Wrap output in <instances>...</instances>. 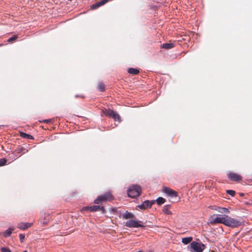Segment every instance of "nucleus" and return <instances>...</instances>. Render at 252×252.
Listing matches in <instances>:
<instances>
[{"instance_id": "nucleus-16", "label": "nucleus", "mask_w": 252, "mask_h": 252, "mask_svg": "<svg viewBox=\"0 0 252 252\" xmlns=\"http://www.w3.org/2000/svg\"><path fill=\"white\" fill-rule=\"evenodd\" d=\"M170 207H171L170 205H165L163 207V208L162 210L163 212L166 215L171 214V212L170 211Z\"/></svg>"}, {"instance_id": "nucleus-35", "label": "nucleus", "mask_w": 252, "mask_h": 252, "mask_svg": "<svg viewBox=\"0 0 252 252\" xmlns=\"http://www.w3.org/2000/svg\"><path fill=\"white\" fill-rule=\"evenodd\" d=\"M23 252H27V251H23Z\"/></svg>"}, {"instance_id": "nucleus-10", "label": "nucleus", "mask_w": 252, "mask_h": 252, "mask_svg": "<svg viewBox=\"0 0 252 252\" xmlns=\"http://www.w3.org/2000/svg\"><path fill=\"white\" fill-rule=\"evenodd\" d=\"M211 207L213 210H216V211H218V212L220 213L221 214H224V215L230 213V211L226 208L221 207L217 206H211Z\"/></svg>"}, {"instance_id": "nucleus-26", "label": "nucleus", "mask_w": 252, "mask_h": 252, "mask_svg": "<svg viewBox=\"0 0 252 252\" xmlns=\"http://www.w3.org/2000/svg\"><path fill=\"white\" fill-rule=\"evenodd\" d=\"M18 38L17 35H14L9 38L8 39L7 41L8 42H12L13 41L16 40V39Z\"/></svg>"}, {"instance_id": "nucleus-18", "label": "nucleus", "mask_w": 252, "mask_h": 252, "mask_svg": "<svg viewBox=\"0 0 252 252\" xmlns=\"http://www.w3.org/2000/svg\"><path fill=\"white\" fill-rule=\"evenodd\" d=\"M115 111L111 109H105L103 110V113L107 117L111 118L112 115H114Z\"/></svg>"}, {"instance_id": "nucleus-7", "label": "nucleus", "mask_w": 252, "mask_h": 252, "mask_svg": "<svg viewBox=\"0 0 252 252\" xmlns=\"http://www.w3.org/2000/svg\"><path fill=\"white\" fill-rule=\"evenodd\" d=\"M155 203V200H147L144 201L141 204L138 205L137 207L141 210H145L148 208H150Z\"/></svg>"}, {"instance_id": "nucleus-29", "label": "nucleus", "mask_w": 252, "mask_h": 252, "mask_svg": "<svg viewBox=\"0 0 252 252\" xmlns=\"http://www.w3.org/2000/svg\"><path fill=\"white\" fill-rule=\"evenodd\" d=\"M0 251L1 252H11L9 249L7 247H1Z\"/></svg>"}, {"instance_id": "nucleus-22", "label": "nucleus", "mask_w": 252, "mask_h": 252, "mask_svg": "<svg viewBox=\"0 0 252 252\" xmlns=\"http://www.w3.org/2000/svg\"><path fill=\"white\" fill-rule=\"evenodd\" d=\"M112 118H113L115 121H118L119 122L121 121V118L118 113L116 112H114V115H112Z\"/></svg>"}, {"instance_id": "nucleus-34", "label": "nucleus", "mask_w": 252, "mask_h": 252, "mask_svg": "<svg viewBox=\"0 0 252 252\" xmlns=\"http://www.w3.org/2000/svg\"><path fill=\"white\" fill-rule=\"evenodd\" d=\"M239 195L240 196H243L244 195V193L240 192V193H239Z\"/></svg>"}, {"instance_id": "nucleus-21", "label": "nucleus", "mask_w": 252, "mask_h": 252, "mask_svg": "<svg viewBox=\"0 0 252 252\" xmlns=\"http://www.w3.org/2000/svg\"><path fill=\"white\" fill-rule=\"evenodd\" d=\"M45 215H46V214H45L44 218H41L40 220V223L43 224V225L47 224L50 220L49 218V217L46 218L45 217Z\"/></svg>"}, {"instance_id": "nucleus-33", "label": "nucleus", "mask_w": 252, "mask_h": 252, "mask_svg": "<svg viewBox=\"0 0 252 252\" xmlns=\"http://www.w3.org/2000/svg\"><path fill=\"white\" fill-rule=\"evenodd\" d=\"M99 211H100L102 214H104L105 212V209L103 206H100V209H99Z\"/></svg>"}, {"instance_id": "nucleus-13", "label": "nucleus", "mask_w": 252, "mask_h": 252, "mask_svg": "<svg viewBox=\"0 0 252 252\" xmlns=\"http://www.w3.org/2000/svg\"><path fill=\"white\" fill-rule=\"evenodd\" d=\"M85 209L86 210H89L91 212H96L99 211L100 209V206L99 205H93L92 206H86Z\"/></svg>"}, {"instance_id": "nucleus-11", "label": "nucleus", "mask_w": 252, "mask_h": 252, "mask_svg": "<svg viewBox=\"0 0 252 252\" xmlns=\"http://www.w3.org/2000/svg\"><path fill=\"white\" fill-rule=\"evenodd\" d=\"M33 223L32 222H21L18 224L17 227L21 230H26L30 227Z\"/></svg>"}, {"instance_id": "nucleus-24", "label": "nucleus", "mask_w": 252, "mask_h": 252, "mask_svg": "<svg viewBox=\"0 0 252 252\" xmlns=\"http://www.w3.org/2000/svg\"><path fill=\"white\" fill-rule=\"evenodd\" d=\"M155 200V202H156L159 205L163 204L166 201V200L161 197H159L156 200Z\"/></svg>"}, {"instance_id": "nucleus-9", "label": "nucleus", "mask_w": 252, "mask_h": 252, "mask_svg": "<svg viewBox=\"0 0 252 252\" xmlns=\"http://www.w3.org/2000/svg\"><path fill=\"white\" fill-rule=\"evenodd\" d=\"M227 177L232 181H239L242 180V177L240 175L234 173L233 172H230L227 174Z\"/></svg>"}, {"instance_id": "nucleus-19", "label": "nucleus", "mask_w": 252, "mask_h": 252, "mask_svg": "<svg viewBox=\"0 0 252 252\" xmlns=\"http://www.w3.org/2000/svg\"><path fill=\"white\" fill-rule=\"evenodd\" d=\"M127 72L129 74H131L133 75H137V74L139 73V70L138 69L130 67L128 69Z\"/></svg>"}, {"instance_id": "nucleus-28", "label": "nucleus", "mask_w": 252, "mask_h": 252, "mask_svg": "<svg viewBox=\"0 0 252 252\" xmlns=\"http://www.w3.org/2000/svg\"><path fill=\"white\" fill-rule=\"evenodd\" d=\"M226 193L230 195L231 196H234L235 194V191L231 189L227 190Z\"/></svg>"}, {"instance_id": "nucleus-4", "label": "nucleus", "mask_w": 252, "mask_h": 252, "mask_svg": "<svg viewBox=\"0 0 252 252\" xmlns=\"http://www.w3.org/2000/svg\"><path fill=\"white\" fill-rule=\"evenodd\" d=\"M113 197L109 192H107L105 194H102L98 196L94 201L95 204H100L102 202H105L107 200H112Z\"/></svg>"}, {"instance_id": "nucleus-27", "label": "nucleus", "mask_w": 252, "mask_h": 252, "mask_svg": "<svg viewBox=\"0 0 252 252\" xmlns=\"http://www.w3.org/2000/svg\"><path fill=\"white\" fill-rule=\"evenodd\" d=\"M7 160L4 158L0 159V166H3L6 164Z\"/></svg>"}, {"instance_id": "nucleus-31", "label": "nucleus", "mask_w": 252, "mask_h": 252, "mask_svg": "<svg viewBox=\"0 0 252 252\" xmlns=\"http://www.w3.org/2000/svg\"><path fill=\"white\" fill-rule=\"evenodd\" d=\"M20 240L21 243H23L24 242V240L25 239V236L23 234H20L19 235Z\"/></svg>"}, {"instance_id": "nucleus-3", "label": "nucleus", "mask_w": 252, "mask_h": 252, "mask_svg": "<svg viewBox=\"0 0 252 252\" xmlns=\"http://www.w3.org/2000/svg\"><path fill=\"white\" fill-rule=\"evenodd\" d=\"M225 225L226 226L233 228L238 227L242 225V221L240 220L231 218L228 215L225 216Z\"/></svg>"}, {"instance_id": "nucleus-20", "label": "nucleus", "mask_w": 252, "mask_h": 252, "mask_svg": "<svg viewBox=\"0 0 252 252\" xmlns=\"http://www.w3.org/2000/svg\"><path fill=\"white\" fill-rule=\"evenodd\" d=\"M20 136L23 138H26L27 139H33V137L32 135L23 132H21L20 133Z\"/></svg>"}, {"instance_id": "nucleus-30", "label": "nucleus", "mask_w": 252, "mask_h": 252, "mask_svg": "<svg viewBox=\"0 0 252 252\" xmlns=\"http://www.w3.org/2000/svg\"><path fill=\"white\" fill-rule=\"evenodd\" d=\"M25 150H26V149L22 147H19L16 149V151L18 153H21L24 152Z\"/></svg>"}, {"instance_id": "nucleus-5", "label": "nucleus", "mask_w": 252, "mask_h": 252, "mask_svg": "<svg viewBox=\"0 0 252 252\" xmlns=\"http://www.w3.org/2000/svg\"><path fill=\"white\" fill-rule=\"evenodd\" d=\"M141 222L140 221H136L131 219L126 221L125 226L129 228L144 227V226L141 224Z\"/></svg>"}, {"instance_id": "nucleus-32", "label": "nucleus", "mask_w": 252, "mask_h": 252, "mask_svg": "<svg viewBox=\"0 0 252 252\" xmlns=\"http://www.w3.org/2000/svg\"><path fill=\"white\" fill-rule=\"evenodd\" d=\"M52 121V119H45L43 121V122L45 123L48 124L51 123Z\"/></svg>"}, {"instance_id": "nucleus-17", "label": "nucleus", "mask_w": 252, "mask_h": 252, "mask_svg": "<svg viewBox=\"0 0 252 252\" xmlns=\"http://www.w3.org/2000/svg\"><path fill=\"white\" fill-rule=\"evenodd\" d=\"M174 47V44L173 43H164L161 45V48L166 49H170Z\"/></svg>"}, {"instance_id": "nucleus-1", "label": "nucleus", "mask_w": 252, "mask_h": 252, "mask_svg": "<svg viewBox=\"0 0 252 252\" xmlns=\"http://www.w3.org/2000/svg\"><path fill=\"white\" fill-rule=\"evenodd\" d=\"M127 192L128 197L134 198L140 195L141 188L140 186L137 185H131L128 189Z\"/></svg>"}, {"instance_id": "nucleus-2", "label": "nucleus", "mask_w": 252, "mask_h": 252, "mask_svg": "<svg viewBox=\"0 0 252 252\" xmlns=\"http://www.w3.org/2000/svg\"><path fill=\"white\" fill-rule=\"evenodd\" d=\"M205 248L204 244L193 241L188 246V250L190 252H202Z\"/></svg>"}, {"instance_id": "nucleus-14", "label": "nucleus", "mask_w": 252, "mask_h": 252, "mask_svg": "<svg viewBox=\"0 0 252 252\" xmlns=\"http://www.w3.org/2000/svg\"><path fill=\"white\" fill-rule=\"evenodd\" d=\"M134 217V215L127 211H126L122 215V218L123 219L127 220L128 219H132Z\"/></svg>"}, {"instance_id": "nucleus-8", "label": "nucleus", "mask_w": 252, "mask_h": 252, "mask_svg": "<svg viewBox=\"0 0 252 252\" xmlns=\"http://www.w3.org/2000/svg\"><path fill=\"white\" fill-rule=\"evenodd\" d=\"M162 191L170 197H177L178 196L177 192L168 187H163Z\"/></svg>"}, {"instance_id": "nucleus-15", "label": "nucleus", "mask_w": 252, "mask_h": 252, "mask_svg": "<svg viewBox=\"0 0 252 252\" xmlns=\"http://www.w3.org/2000/svg\"><path fill=\"white\" fill-rule=\"evenodd\" d=\"M14 228L13 227H10L7 229L3 233V236L5 237H9L12 232L14 231Z\"/></svg>"}, {"instance_id": "nucleus-23", "label": "nucleus", "mask_w": 252, "mask_h": 252, "mask_svg": "<svg viewBox=\"0 0 252 252\" xmlns=\"http://www.w3.org/2000/svg\"><path fill=\"white\" fill-rule=\"evenodd\" d=\"M192 239V238L191 237H185L182 239V242L183 244L187 245L191 242Z\"/></svg>"}, {"instance_id": "nucleus-12", "label": "nucleus", "mask_w": 252, "mask_h": 252, "mask_svg": "<svg viewBox=\"0 0 252 252\" xmlns=\"http://www.w3.org/2000/svg\"><path fill=\"white\" fill-rule=\"evenodd\" d=\"M110 0H101L100 1H99L94 4H93L91 6V8L92 9H95L97 8H98L99 7L102 6V5H103L104 4H105L106 3H107V2H108Z\"/></svg>"}, {"instance_id": "nucleus-25", "label": "nucleus", "mask_w": 252, "mask_h": 252, "mask_svg": "<svg viewBox=\"0 0 252 252\" xmlns=\"http://www.w3.org/2000/svg\"><path fill=\"white\" fill-rule=\"evenodd\" d=\"M97 89L101 92H104L105 91L104 84L103 83H99L98 85Z\"/></svg>"}, {"instance_id": "nucleus-6", "label": "nucleus", "mask_w": 252, "mask_h": 252, "mask_svg": "<svg viewBox=\"0 0 252 252\" xmlns=\"http://www.w3.org/2000/svg\"><path fill=\"white\" fill-rule=\"evenodd\" d=\"M226 216V215H222L219 214L214 220H211L210 221V223L212 224H214L216 223H221L225 225Z\"/></svg>"}]
</instances>
